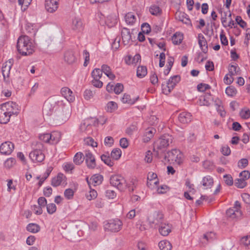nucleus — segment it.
<instances>
[{
  "mask_svg": "<svg viewBox=\"0 0 250 250\" xmlns=\"http://www.w3.org/2000/svg\"><path fill=\"white\" fill-rule=\"evenodd\" d=\"M19 106L16 103L9 101L0 105V123L6 124L12 115L19 113Z\"/></svg>",
  "mask_w": 250,
  "mask_h": 250,
  "instance_id": "f257e3e1",
  "label": "nucleus"
},
{
  "mask_svg": "<svg viewBox=\"0 0 250 250\" xmlns=\"http://www.w3.org/2000/svg\"><path fill=\"white\" fill-rule=\"evenodd\" d=\"M17 48L18 52L22 56L30 55L35 51V46L31 39L26 35L21 36L18 38Z\"/></svg>",
  "mask_w": 250,
  "mask_h": 250,
  "instance_id": "f03ea898",
  "label": "nucleus"
},
{
  "mask_svg": "<svg viewBox=\"0 0 250 250\" xmlns=\"http://www.w3.org/2000/svg\"><path fill=\"white\" fill-rule=\"evenodd\" d=\"M164 217L162 212L160 210H155L150 212L147 217V221L150 227L156 229L159 224L164 221Z\"/></svg>",
  "mask_w": 250,
  "mask_h": 250,
  "instance_id": "7ed1b4c3",
  "label": "nucleus"
},
{
  "mask_svg": "<svg viewBox=\"0 0 250 250\" xmlns=\"http://www.w3.org/2000/svg\"><path fill=\"white\" fill-rule=\"evenodd\" d=\"M165 159L171 164L180 165L183 161V154L179 149H173L167 153L165 157Z\"/></svg>",
  "mask_w": 250,
  "mask_h": 250,
  "instance_id": "20e7f679",
  "label": "nucleus"
},
{
  "mask_svg": "<svg viewBox=\"0 0 250 250\" xmlns=\"http://www.w3.org/2000/svg\"><path fill=\"white\" fill-rule=\"evenodd\" d=\"M172 142V137L168 134L163 135L154 144V150H157L158 154L159 151L163 152L165 149Z\"/></svg>",
  "mask_w": 250,
  "mask_h": 250,
  "instance_id": "39448f33",
  "label": "nucleus"
},
{
  "mask_svg": "<svg viewBox=\"0 0 250 250\" xmlns=\"http://www.w3.org/2000/svg\"><path fill=\"white\" fill-rule=\"evenodd\" d=\"M37 146V148L33 149L29 153V156L33 162L41 163L45 158V155L42 151L43 145L38 144Z\"/></svg>",
  "mask_w": 250,
  "mask_h": 250,
  "instance_id": "423d86ee",
  "label": "nucleus"
},
{
  "mask_svg": "<svg viewBox=\"0 0 250 250\" xmlns=\"http://www.w3.org/2000/svg\"><path fill=\"white\" fill-rule=\"evenodd\" d=\"M71 109L68 106H64L60 109L56 113L55 120L57 124H62L65 122L70 117Z\"/></svg>",
  "mask_w": 250,
  "mask_h": 250,
  "instance_id": "0eeeda50",
  "label": "nucleus"
},
{
  "mask_svg": "<svg viewBox=\"0 0 250 250\" xmlns=\"http://www.w3.org/2000/svg\"><path fill=\"white\" fill-rule=\"evenodd\" d=\"M110 183L111 186L121 191L124 190L127 186L125 180L120 175H114L111 176Z\"/></svg>",
  "mask_w": 250,
  "mask_h": 250,
  "instance_id": "6e6552de",
  "label": "nucleus"
},
{
  "mask_svg": "<svg viewBox=\"0 0 250 250\" xmlns=\"http://www.w3.org/2000/svg\"><path fill=\"white\" fill-rule=\"evenodd\" d=\"M180 81V77L179 75H174L170 78L167 85L162 84V89L163 93L167 95L170 93L171 90L174 88L176 84Z\"/></svg>",
  "mask_w": 250,
  "mask_h": 250,
  "instance_id": "1a4fd4ad",
  "label": "nucleus"
},
{
  "mask_svg": "<svg viewBox=\"0 0 250 250\" xmlns=\"http://www.w3.org/2000/svg\"><path fill=\"white\" fill-rule=\"evenodd\" d=\"M123 226V223L120 220L118 219L110 220L104 225V228L106 230L111 232H118L121 230Z\"/></svg>",
  "mask_w": 250,
  "mask_h": 250,
  "instance_id": "9d476101",
  "label": "nucleus"
},
{
  "mask_svg": "<svg viewBox=\"0 0 250 250\" xmlns=\"http://www.w3.org/2000/svg\"><path fill=\"white\" fill-rule=\"evenodd\" d=\"M92 118H88L83 121L80 125V131L86 135H90L92 133Z\"/></svg>",
  "mask_w": 250,
  "mask_h": 250,
  "instance_id": "9b49d317",
  "label": "nucleus"
},
{
  "mask_svg": "<svg viewBox=\"0 0 250 250\" xmlns=\"http://www.w3.org/2000/svg\"><path fill=\"white\" fill-rule=\"evenodd\" d=\"M13 65V61L9 60L5 62L2 67V73L4 81L6 83L10 82L9 74L10 70Z\"/></svg>",
  "mask_w": 250,
  "mask_h": 250,
  "instance_id": "f8f14e48",
  "label": "nucleus"
},
{
  "mask_svg": "<svg viewBox=\"0 0 250 250\" xmlns=\"http://www.w3.org/2000/svg\"><path fill=\"white\" fill-rule=\"evenodd\" d=\"M84 160L88 168L94 169L96 167V164L95 157L89 150L84 151Z\"/></svg>",
  "mask_w": 250,
  "mask_h": 250,
  "instance_id": "ddd939ff",
  "label": "nucleus"
},
{
  "mask_svg": "<svg viewBox=\"0 0 250 250\" xmlns=\"http://www.w3.org/2000/svg\"><path fill=\"white\" fill-rule=\"evenodd\" d=\"M14 149V145L10 141H6L0 146V152L2 154L9 155Z\"/></svg>",
  "mask_w": 250,
  "mask_h": 250,
  "instance_id": "4468645a",
  "label": "nucleus"
},
{
  "mask_svg": "<svg viewBox=\"0 0 250 250\" xmlns=\"http://www.w3.org/2000/svg\"><path fill=\"white\" fill-rule=\"evenodd\" d=\"M157 228L161 235L166 236H167L171 231V226L164 221L161 223V224L158 225Z\"/></svg>",
  "mask_w": 250,
  "mask_h": 250,
  "instance_id": "2eb2a0df",
  "label": "nucleus"
},
{
  "mask_svg": "<svg viewBox=\"0 0 250 250\" xmlns=\"http://www.w3.org/2000/svg\"><path fill=\"white\" fill-rule=\"evenodd\" d=\"M59 0H45V8L50 13H53L58 8Z\"/></svg>",
  "mask_w": 250,
  "mask_h": 250,
  "instance_id": "dca6fc26",
  "label": "nucleus"
},
{
  "mask_svg": "<svg viewBox=\"0 0 250 250\" xmlns=\"http://www.w3.org/2000/svg\"><path fill=\"white\" fill-rule=\"evenodd\" d=\"M103 177L100 174H95L93 175L90 179L86 178L87 182L91 188V185L96 186L100 185L103 181Z\"/></svg>",
  "mask_w": 250,
  "mask_h": 250,
  "instance_id": "f3484780",
  "label": "nucleus"
},
{
  "mask_svg": "<svg viewBox=\"0 0 250 250\" xmlns=\"http://www.w3.org/2000/svg\"><path fill=\"white\" fill-rule=\"evenodd\" d=\"M83 24L80 18L75 17L72 19L71 28L76 32H81L83 29Z\"/></svg>",
  "mask_w": 250,
  "mask_h": 250,
  "instance_id": "a211bd4d",
  "label": "nucleus"
},
{
  "mask_svg": "<svg viewBox=\"0 0 250 250\" xmlns=\"http://www.w3.org/2000/svg\"><path fill=\"white\" fill-rule=\"evenodd\" d=\"M178 120L182 124H188L192 120V115L189 112H182L178 116Z\"/></svg>",
  "mask_w": 250,
  "mask_h": 250,
  "instance_id": "6ab92c4d",
  "label": "nucleus"
},
{
  "mask_svg": "<svg viewBox=\"0 0 250 250\" xmlns=\"http://www.w3.org/2000/svg\"><path fill=\"white\" fill-rule=\"evenodd\" d=\"M61 92L62 95L69 102H72L74 101L75 97L73 95V92L68 87H62L61 89Z\"/></svg>",
  "mask_w": 250,
  "mask_h": 250,
  "instance_id": "aec40b11",
  "label": "nucleus"
},
{
  "mask_svg": "<svg viewBox=\"0 0 250 250\" xmlns=\"http://www.w3.org/2000/svg\"><path fill=\"white\" fill-rule=\"evenodd\" d=\"M213 101V98L209 93H207L200 98L199 104L200 105L209 106Z\"/></svg>",
  "mask_w": 250,
  "mask_h": 250,
  "instance_id": "412c9836",
  "label": "nucleus"
},
{
  "mask_svg": "<svg viewBox=\"0 0 250 250\" xmlns=\"http://www.w3.org/2000/svg\"><path fill=\"white\" fill-rule=\"evenodd\" d=\"M121 35L124 44L125 45L128 44L131 39L129 30L126 28H124L122 30Z\"/></svg>",
  "mask_w": 250,
  "mask_h": 250,
  "instance_id": "4be33fe9",
  "label": "nucleus"
},
{
  "mask_svg": "<svg viewBox=\"0 0 250 250\" xmlns=\"http://www.w3.org/2000/svg\"><path fill=\"white\" fill-rule=\"evenodd\" d=\"M64 60L65 62L69 64L75 62L76 61V58L73 51L72 50L66 51L64 54Z\"/></svg>",
  "mask_w": 250,
  "mask_h": 250,
  "instance_id": "5701e85b",
  "label": "nucleus"
},
{
  "mask_svg": "<svg viewBox=\"0 0 250 250\" xmlns=\"http://www.w3.org/2000/svg\"><path fill=\"white\" fill-rule=\"evenodd\" d=\"M198 43L202 51L206 53L208 51V45L207 41L204 36L201 34L198 35Z\"/></svg>",
  "mask_w": 250,
  "mask_h": 250,
  "instance_id": "b1692460",
  "label": "nucleus"
},
{
  "mask_svg": "<svg viewBox=\"0 0 250 250\" xmlns=\"http://www.w3.org/2000/svg\"><path fill=\"white\" fill-rule=\"evenodd\" d=\"M65 179L66 177L62 173H59L58 174L57 176L52 179L51 185L55 187H58Z\"/></svg>",
  "mask_w": 250,
  "mask_h": 250,
  "instance_id": "393cba45",
  "label": "nucleus"
},
{
  "mask_svg": "<svg viewBox=\"0 0 250 250\" xmlns=\"http://www.w3.org/2000/svg\"><path fill=\"white\" fill-rule=\"evenodd\" d=\"M201 183L206 189L209 188L213 186V179L212 177L208 175L203 178Z\"/></svg>",
  "mask_w": 250,
  "mask_h": 250,
  "instance_id": "a878e982",
  "label": "nucleus"
},
{
  "mask_svg": "<svg viewBox=\"0 0 250 250\" xmlns=\"http://www.w3.org/2000/svg\"><path fill=\"white\" fill-rule=\"evenodd\" d=\"M157 175L156 173L153 172H149L147 175V186L150 187L151 186V182H153L154 185H157L159 181L157 179Z\"/></svg>",
  "mask_w": 250,
  "mask_h": 250,
  "instance_id": "bb28decb",
  "label": "nucleus"
},
{
  "mask_svg": "<svg viewBox=\"0 0 250 250\" xmlns=\"http://www.w3.org/2000/svg\"><path fill=\"white\" fill-rule=\"evenodd\" d=\"M101 70L110 79L113 80L115 78V75L112 73L110 67L107 65L103 64Z\"/></svg>",
  "mask_w": 250,
  "mask_h": 250,
  "instance_id": "cd10ccee",
  "label": "nucleus"
},
{
  "mask_svg": "<svg viewBox=\"0 0 250 250\" xmlns=\"http://www.w3.org/2000/svg\"><path fill=\"white\" fill-rule=\"evenodd\" d=\"M26 229L27 231L32 233H36L40 231L41 227L36 223H29L27 225Z\"/></svg>",
  "mask_w": 250,
  "mask_h": 250,
  "instance_id": "c85d7f7f",
  "label": "nucleus"
},
{
  "mask_svg": "<svg viewBox=\"0 0 250 250\" xmlns=\"http://www.w3.org/2000/svg\"><path fill=\"white\" fill-rule=\"evenodd\" d=\"M149 11L152 15L158 16L162 14V11L159 5L152 4L149 8Z\"/></svg>",
  "mask_w": 250,
  "mask_h": 250,
  "instance_id": "c756f323",
  "label": "nucleus"
},
{
  "mask_svg": "<svg viewBox=\"0 0 250 250\" xmlns=\"http://www.w3.org/2000/svg\"><path fill=\"white\" fill-rule=\"evenodd\" d=\"M61 138V135L59 132H53L49 133V143L54 144L58 143Z\"/></svg>",
  "mask_w": 250,
  "mask_h": 250,
  "instance_id": "7c9ffc66",
  "label": "nucleus"
},
{
  "mask_svg": "<svg viewBox=\"0 0 250 250\" xmlns=\"http://www.w3.org/2000/svg\"><path fill=\"white\" fill-rule=\"evenodd\" d=\"M172 41L174 44H180L183 40V35L180 32H176L172 37Z\"/></svg>",
  "mask_w": 250,
  "mask_h": 250,
  "instance_id": "2f4dec72",
  "label": "nucleus"
},
{
  "mask_svg": "<svg viewBox=\"0 0 250 250\" xmlns=\"http://www.w3.org/2000/svg\"><path fill=\"white\" fill-rule=\"evenodd\" d=\"M227 216L232 218H235L241 215V211L234 208H229L226 211Z\"/></svg>",
  "mask_w": 250,
  "mask_h": 250,
  "instance_id": "473e14b6",
  "label": "nucleus"
},
{
  "mask_svg": "<svg viewBox=\"0 0 250 250\" xmlns=\"http://www.w3.org/2000/svg\"><path fill=\"white\" fill-rule=\"evenodd\" d=\"M158 246L161 250H171L172 247L170 242L167 240L160 241L158 244Z\"/></svg>",
  "mask_w": 250,
  "mask_h": 250,
  "instance_id": "72a5a7b5",
  "label": "nucleus"
},
{
  "mask_svg": "<svg viewBox=\"0 0 250 250\" xmlns=\"http://www.w3.org/2000/svg\"><path fill=\"white\" fill-rule=\"evenodd\" d=\"M105 22L109 27H112L117 23V18L114 15H110L107 17Z\"/></svg>",
  "mask_w": 250,
  "mask_h": 250,
  "instance_id": "f704fd0d",
  "label": "nucleus"
},
{
  "mask_svg": "<svg viewBox=\"0 0 250 250\" xmlns=\"http://www.w3.org/2000/svg\"><path fill=\"white\" fill-rule=\"evenodd\" d=\"M139 97L131 99L129 95L125 94L122 98V102L124 104H134L138 99Z\"/></svg>",
  "mask_w": 250,
  "mask_h": 250,
  "instance_id": "c9c22d12",
  "label": "nucleus"
},
{
  "mask_svg": "<svg viewBox=\"0 0 250 250\" xmlns=\"http://www.w3.org/2000/svg\"><path fill=\"white\" fill-rule=\"evenodd\" d=\"M84 160V155L82 152L77 153L74 157L73 161L77 165H81Z\"/></svg>",
  "mask_w": 250,
  "mask_h": 250,
  "instance_id": "e433bc0d",
  "label": "nucleus"
},
{
  "mask_svg": "<svg viewBox=\"0 0 250 250\" xmlns=\"http://www.w3.org/2000/svg\"><path fill=\"white\" fill-rule=\"evenodd\" d=\"M216 238L215 233L213 232H208L203 235L202 243H205L204 240L207 242H210Z\"/></svg>",
  "mask_w": 250,
  "mask_h": 250,
  "instance_id": "4c0bfd02",
  "label": "nucleus"
},
{
  "mask_svg": "<svg viewBox=\"0 0 250 250\" xmlns=\"http://www.w3.org/2000/svg\"><path fill=\"white\" fill-rule=\"evenodd\" d=\"M147 74V68L145 66H138L137 70V76L142 78Z\"/></svg>",
  "mask_w": 250,
  "mask_h": 250,
  "instance_id": "58836bf2",
  "label": "nucleus"
},
{
  "mask_svg": "<svg viewBox=\"0 0 250 250\" xmlns=\"http://www.w3.org/2000/svg\"><path fill=\"white\" fill-rule=\"evenodd\" d=\"M155 130L153 128L147 129L146 130L145 135L143 138V141L144 142H148L150 139L153 137L154 131Z\"/></svg>",
  "mask_w": 250,
  "mask_h": 250,
  "instance_id": "ea45409f",
  "label": "nucleus"
},
{
  "mask_svg": "<svg viewBox=\"0 0 250 250\" xmlns=\"http://www.w3.org/2000/svg\"><path fill=\"white\" fill-rule=\"evenodd\" d=\"M125 21L127 24L132 25L135 23L136 18L132 13H128L125 16Z\"/></svg>",
  "mask_w": 250,
  "mask_h": 250,
  "instance_id": "a19ab883",
  "label": "nucleus"
},
{
  "mask_svg": "<svg viewBox=\"0 0 250 250\" xmlns=\"http://www.w3.org/2000/svg\"><path fill=\"white\" fill-rule=\"evenodd\" d=\"M101 160L104 162V164L107 165V166L109 167L113 166L114 163L113 162H112L111 160L110 157L109 156L106 155V154H103L101 156Z\"/></svg>",
  "mask_w": 250,
  "mask_h": 250,
  "instance_id": "79ce46f5",
  "label": "nucleus"
},
{
  "mask_svg": "<svg viewBox=\"0 0 250 250\" xmlns=\"http://www.w3.org/2000/svg\"><path fill=\"white\" fill-rule=\"evenodd\" d=\"M122 151L120 148H114L111 152V157L113 159L118 160L121 156Z\"/></svg>",
  "mask_w": 250,
  "mask_h": 250,
  "instance_id": "37998d69",
  "label": "nucleus"
},
{
  "mask_svg": "<svg viewBox=\"0 0 250 250\" xmlns=\"http://www.w3.org/2000/svg\"><path fill=\"white\" fill-rule=\"evenodd\" d=\"M234 185L238 188H243L247 185V182L241 178H237L235 180Z\"/></svg>",
  "mask_w": 250,
  "mask_h": 250,
  "instance_id": "c03bdc74",
  "label": "nucleus"
},
{
  "mask_svg": "<svg viewBox=\"0 0 250 250\" xmlns=\"http://www.w3.org/2000/svg\"><path fill=\"white\" fill-rule=\"evenodd\" d=\"M226 93L229 96L233 97L236 94L237 90L233 86H229L226 88Z\"/></svg>",
  "mask_w": 250,
  "mask_h": 250,
  "instance_id": "a18cd8bd",
  "label": "nucleus"
},
{
  "mask_svg": "<svg viewBox=\"0 0 250 250\" xmlns=\"http://www.w3.org/2000/svg\"><path fill=\"white\" fill-rule=\"evenodd\" d=\"M241 245L245 246L248 249L250 248V236H246L242 237L240 240Z\"/></svg>",
  "mask_w": 250,
  "mask_h": 250,
  "instance_id": "49530a36",
  "label": "nucleus"
},
{
  "mask_svg": "<svg viewBox=\"0 0 250 250\" xmlns=\"http://www.w3.org/2000/svg\"><path fill=\"white\" fill-rule=\"evenodd\" d=\"M117 108V104L112 101L109 102L106 105V111L107 112H112Z\"/></svg>",
  "mask_w": 250,
  "mask_h": 250,
  "instance_id": "de8ad7c7",
  "label": "nucleus"
},
{
  "mask_svg": "<svg viewBox=\"0 0 250 250\" xmlns=\"http://www.w3.org/2000/svg\"><path fill=\"white\" fill-rule=\"evenodd\" d=\"M102 70L99 68L94 69L91 73L93 79H100L102 77Z\"/></svg>",
  "mask_w": 250,
  "mask_h": 250,
  "instance_id": "09e8293b",
  "label": "nucleus"
},
{
  "mask_svg": "<svg viewBox=\"0 0 250 250\" xmlns=\"http://www.w3.org/2000/svg\"><path fill=\"white\" fill-rule=\"evenodd\" d=\"M239 68L237 64L230 65L229 67V75L234 76L237 74Z\"/></svg>",
  "mask_w": 250,
  "mask_h": 250,
  "instance_id": "8fccbe9b",
  "label": "nucleus"
},
{
  "mask_svg": "<svg viewBox=\"0 0 250 250\" xmlns=\"http://www.w3.org/2000/svg\"><path fill=\"white\" fill-rule=\"evenodd\" d=\"M47 212L50 214L55 213L57 209L56 206L54 203H50L46 206Z\"/></svg>",
  "mask_w": 250,
  "mask_h": 250,
  "instance_id": "3c124183",
  "label": "nucleus"
},
{
  "mask_svg": "<svg viewBox=\"0 0 250 250\" xmlns=\"http://www.w3.org/2000/svg\"><path fill=\"white\" fill-rule=\"evenodd\" d=\"M16 162V160L14 158H8L4 163V166L7 168H9L15 165Z\"/></svg>",
  "mask_w": 250,
  "mask_h": 250,
  "instance_id": "603ef678",
  "label": "nucleus"
},
{
  "mask_svg": "<svg viewBox=\"0 0 250 250\" xmlns=\"http://www.w3.org/2000/svg\"><path fill=\"white\" fill-rule=\"evenodd\" d=\"M240 115L242 119H247L250 117V110L249 109H242Z\"/></svg>",
  "mask_w": 250,
  "mask_h": 250,
  "instance_id": "864d4df0",
  "label": "nucleus"
},
{
  "mask_svg": "<svg viewBox=\"0 0 250 250\" xmlns=\"http://www.w3.org/2000/svg\"><path fill=\"white\" fill-rule=\"evenodd\" d=\"M223 177H224V181L227 185L230 186L233 185V178L230 175L226 174V175H224Z\"/></svg>",
  "mask_w": 250,
  "mask_h": 250,
  "instance_id": "5fc2aeb1",
  "label": "nucleus"
},
{
  "mask_svg": "<svg viewBox=\"0 0 250 250\" xmlns=\"http://www.w3.org/2000/svg\"><path fill=\"white\" fill-rule=\"evenodd\" d=\"M85 144L90 146L92 147H97V143L94 141V139L91 137H87L84 140Z\"/></svg>",
  "mask_w": 250,
  "mask_h": 250,
  "instance_id": "6e6d98bb",
  "label": "nucleus"
},
{
  "mask_svg": "<svg viewBox=\"0 0 250 250\" xmlns=\"http://www.w3.org/2000/svg\"><path fill=\"white\" fill-rule=\"evenodd\" d=\"M248 160L247 159L243 158L240 159L237 163L238 167L240 168H244L248 165Z\"/></svg>",
  "mask_w": 250,
  "mask_h": 250,
  "instance_id": "4d7b16f0",
  "label": "nucleus"
},
{
  "mask_svg": "<svg viewBox=\"0 0 250 250\" xmlns=\"http://www.w3.org/2000/svg\"><path fill=\"white\" fill-rule=\"evenodd\" d=\"M124 89V86L120 83H117L114 87V92L116 94L121 93Z\"/></svg>",
  "mask_w": 250,
  "mask_h": 250,
  "instance_id": "13d9d810",
  "label": "nucleus"
},
{
  "mask_svg": "<svg viewBox=\"0 0 250 250\" xmlns=\"http://www.w3.org/2000/svg\"><path fill=\"white\" fill-rule=\"evenodd\" d=\"M239 177L246 181L250 178V172L248 170H244L240 173Z\"/></svg>",
  "mask_w": 250,
  "mask_h": 250,
  "instance_id": "bf43d9fd",
  "label": "nucleus"
},
{
  "mask_svg": "<svg viewBox=\"0 0 250 250\" xmlns=\"http://www.w3.org/2000/svg\"><path fill=\"white\" fill-rule=\"evenodd\" d=\"M64 195L66 199H71L74 196V191L71 188H67L65 190Z\"/></svg>",
  "mask_w": 250,
  "mask_h": 250,
  "instance_id": "052dcab7",
  "label": "nucleus"
},
{
  "mask_svg": "<svg viewBox=\"0 0 250 250\" xmlns=\"http://www.w3.org/2000/svg\"><path fill=\"white\" fill-rule=\"evenodd\" d=\"M104 143L106 146L110 147L114 144V139L111 136L106 137L104 139Z\"/></svg>",
  "mask_w": 250,
  "mask_h": 250,
  "instance_id": "680f3d73",
  "label": "nucleus"
},
{
  "mask_svg": "<svg viewBox=\"0 0 250 250\" xmlns=\"http://www.w3.org/2000/svg\"><path fill=\"white\" fill-rule=\"evenodd\" d=\"M143 32L146 34H148L151 31V27L149 24L146 22L143 23L141 25Z\"/></svg>",
  "mask_w": 250,
  "mask_h": 250,
  "instance_id": "e2e57ef3",
  "label": "nucleus"
},
{
  "mask_svg": "<svg viewBox=\"0 0 250 250\" xmlns=\"http://www.w3.org/2000/svg\"><path fill=\"white\" fill-rule=\"evenodd\" d=\"M83 56L84 59L83 66H86L89 62V53L86 50L83 51Z\"/></svg>",
  "mask_w": 250,
  "mask_h": 250,
  "instance_id": "0e129e2a",
  "label": "nucleus"
},
{
  "mask_svg": "<svg viewBox=\"0 0 250 250\" xmlns=\"http://www.w3.org/2000/svg\"><path fill=\"white\" fill-rule=\"evenodd\" d=\"M236 22L238 24L240 25L242 28H244L247 25V23L242 19L241 16H237L235 18Z\"/></svg>",
  "mask_w": 250,
  "mask_h": 250,
  "instance_id": "69168bd1",
  "label": "nucleus"
},
{
  "mask_svg": "<svg viewBox=\"0 0 250 250\" xmlns=\"http://www.w3.org/2000/svg\"><path fill=\"white\" fill-rule=\"evenodd\" d=\"M92 84L96 87L101 88L103 85V83L100 79H93L91 81Z\"/></svg>",
  "mask_w": 250,
  "mask_h": 250,
  "instance_id": "338daca9",
  "label": "nucleus"
},
{
  "mask_svg": "<svg viewBox=\"0 0 250 250\" xmlns=\"http://www.w3.org/2000/svg\"><path fill=\"white\" fill-rule=\"evenodd\" d=\"M97 196V192L95 189H92L90 190L89 194L87 195V198L89 200H91L96 198Z\"/></svg>",
  "mask_w": 250,
  "mask_h": 250,
  "instance_id": "774afa93",
  "label": "nucleus"
}]
</instances>
